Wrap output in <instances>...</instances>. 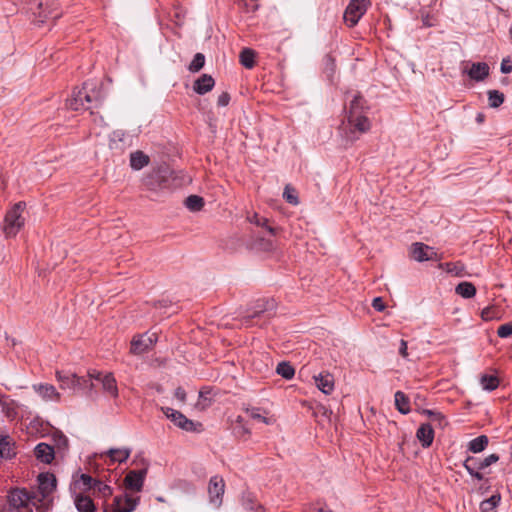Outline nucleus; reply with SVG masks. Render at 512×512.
<instances>
[{"label":"nucleus","instance_id":"nucleus-41","mask_svg":"<svg viewBox=\"0 0 512 512\" xmlns=\"http://www.w3.org/2000/svg\"><path fill=\"white\" fill-rule=\"evenodd\" d=\"M90 373H88V376L87 377H80L81 380H84V384L81 385V386H78V390H85L86 391V394L88 396H91V393L94 389V384L92 382V380H94V378H91L90 377Z\"/></svg>","mask_w":512,"mask_h":512},{"label":"nucleus","instance_id":"nucleus-40","mask_svg":"<svg viewBox=\"0 0 512 512\" xmlns=\"http://www.w3.org/2000/svg\"><path fill=\"white\" fill-rule=\"evenodd\" d=\"M93 489L105 498L112 495L111 487L98 480L94 481Z\"/></svg>","mask_w":512,"mask_h":512},{"label":"nucleus","instance_id":"nucleus-59","mask_svg":"<svg viewBox=\"0 0 512 512\" xmlns=\"http://www.w3.org/2000/svg\"><path fill=\"white\" fill-rule=\"evenodd\" d=\"M315 512H333L331 509H329L326 505H320L314 508Z\"/></svg>","mask_w":512,"mask_h":512},{"label":"nucleus","instance_id":"nucleus-3","mask_svg":"<svg viewBox=\"0 0 512 512\" xmlns=\"http://www.w3.org/2000/svg\"><path fill=\"white\" fill-rule=\"evenodd\" d=\"M26 207L24 202L16 203L6 214L4 232L6 236H15L24 225L22 213Z\"/></svg>","mask_w":512,"mask_h":512},{"label":"nucleus","instance_id":"nucleus-52","mask_svg":"<svg viewBox=\"0 0 512 512\" xmlns=\"http://www.w3.org/2000/svg\"><path fill=\"white\" fill-rule=\"evenodd\" d=\"M174 396L182 403L185 402V400H186V393H185L184 389L181 387H178L175 390Z\"/></svg>","mask_w":512,"mask_h":512},{"label":"nucleus","instance_id":"nucleus-4","mask_svg":"<svg viewBox=\"0 0 512 512\" xmlns=\"http://www.w3.org/2000/svg\"><path fill=\"white\" fill-rule=\"evenodd\" d=\"M498 460L499 456L497 454H490L483 459L469 456L465 459L463 466L473 478L481 481L484 476L480 471L496 463Z\"/></svg>","mask_w":512,"mask_h":512},{"label":"nucleus","instance_id":"nucleus-10","mask_svg":"<svg viewBox=\"0 0 512 512\" xmlns=\"http://www.w3.org/2000/svg\"><path fill=\"white\" fill-rule=\"evenodd\" d=\"M90 377L98 381L102 385L103 392L112 398L118 397V387L116 379L112 373L103 374L99 371H91Z\"/></svg>","mask_w":512,"mask_h":512},{"label":"nucleus","instance_id":"nucleus-29","mask_svg":"<svg viewBox=\"0 0 512 512\" xmlns=\"http://www.w3.org/2000/svg\"><path fill=\"white\" fill-rule=\"evenodd\" d=\"M394 398L396 409L401 414L406 415L411 411L409 398L402 391H397Z\"/></svg>","mask_w":512,"mask_h":512},{"label":"nucleus","instance_id":"nucleus-63","mask_svg":"<svg viewBox=\"0 0 512 512\" xmlns=\"http://www.w3.org/2000/svg\"><path fill=\"white\" fill-rule=\"evenodd\" d=\"M268 230L270 233H272V234L274 233V229L272 227H268Z\"/></svg>","mask_w":512,"mask_h":512},{"label":"nucleus","instance_id":"nucleus-44","mask_svg":"<svg viewBox=\"0 0 512 512\" xmlns=\"http://www.w3.org/2000/svg\"><path fill=\"white\" fill-rule=\"evenodd\" d=\"M497 335L500 338H507L512 335V322L505 323L501 326H499L497 330Z\"/></svg>","mask_w":512,"mask_h":512},{"label":"nucleus","instance_id":"nucleus-61","mask_svg":"<svg viewBox=\"0 0 512 512\" xmlns=\"http://www.w3.org/2000/svg\"><path fill=\"white\" fill-rule=\"evenodd\" d=\"M113 135L114 137H119V139L122 140L121 136H123L124 134L121 131H115Z\"/></svg>","mask_w":512,"mask_h":512},{"label":"nucleus","instance_id":"nucleus-60","mask_svg":"<svg viewBox=\"0 0 512 512\" xmlns=\"http://www.w3.org/2000/svg\"><path fill=\"white\" fill-rule=\"evenodd\" d=\"M484 119H485V116H484V114H483V113H478V114H477V116H476V121H477L478 123H482V122L484 121Z\"/></svg>","mask_w":512,"mask_h":512},{"label":"nucleus","instance_id":"nucleus-9","mask_svg":"<svg viewBox=\"0 0 512 512\" xmlns=\"http://www.w3.org/2000/svg\"><path fill=\"white\" fill-rule=\"evenodd\" d=\"M139 501V496H132L125 493L114 498L111 511L104 509L103 512H133L138 506Z\"/></svg>","mask_w":512,"mask_h":512},{"label":"nucleus","instance_id":"nucleus-18","mask_svg":"<svg viewBox=\"0 0 512 512\" xmlns=\"http://www.w3.org/2000/svg\"><path fill=\"white\" fill-rule=\"evenodd\" d=\"M35 393L45 402H60L61 395L51 384H34L32 386Z\"/></svg>","mask_w":512,"mask_h":512},{"label":"nucleus","instance_id":"nucleus-13","mask_svg":"<svg viewBox=\"0 0 512 512\" xmlns=\"http://www.w3.org/2000/svg\"><path fill=\"white\" fill-rule=\"evenodd\" d=\"M147 472V468L129 471L124 478V485L126 489L132 490L134 492H141L144 486Z\"/></svg>","mask_w":512,"mask_h":512},{"label":"nucleus","instance_id":"nucleus-39","mask_svg":"<svg viewBox=\"0 0 512 512\" xmlns=\"http://www.w3.org/2000/svg\"><path fill=\"white\" fill-rule=\"evenodd\" d=\"M205 64V56L202 53H196L193 60L188 66L190 72H198L200 71Z\"/></svg>","mask_w":512,"mask_h":512},{"label":"nucleus","instance_id":"nucleus-51","mask_svg":"<svg viewBox=\"0 0 512 512\" xmlns=\"http://www.w3.org/2000/svg\"><path fill=\"white\" fill-rule=\"evenodd\" d=\"M372 307L377 311H383L385 309L384 302L382 298L376 297L372 301Z\"/></svg>","mask_w":512,"mask_h":512},{"label":"nucleus","instance_id":"nucleus-50","mask_svg":"<svg viewBox=\"0 0 512 512\" xmlns=\"http://www.w3.org/2000/svg\"><path fill=\"white\" fill-rule=\"evenodd\" d=\"M230 101V95L227 92H223L218 96L217 104L218 106L224 107L227 106Z\"/></svg>","mask_w":512,"mask_h":512},{"label":"nucleus","instance_id":"nucleus-25","mask_svg":"<svg viewBox=\"0 0 512 512\" xmlns=\"http://www.w3.org/2000/svg\"><path fill=\"white\" fill-rule=\"evenodd\" d=\"M417 438L423 447H429L434 439V431L430 424H422L417 430Z\"/></svg>","mask_w":512,"mask_h":512},{"label":"nucleus","instance_id":"nucleus-47","mask_svg":"<svg viewBox=\"0 0 512 512\" xmlns=\"http://www.w3.org/2000/svg\"><path fill=\"white\" fill-rule=\"evenodd\" d=\"M425 413L430 417V419L433 422L438 421L440 425L442 424V422L446 424L444 416L441 413L432 410H426Z\"/></svg>","mask_w":512,"mask_h":512},{"label":"nucleus","instance_id":"nucleus-16","mask_svg":"<svg viewBox=\"0 0 512 512\" xmlns=\"http://www.w3.org/2000/svg\"><path fill=\"white\" fill-rule=\"evenodd\" d=\"M56 379L60 383V388L62 390H70V391H77L78 386H81L84 384V380H81L79 376H77L75 373L71 372H56Z\"/></svg>","mask_w":512,"mask_h":512},{"label":"nucleus","instance_id":"nucleus-6","mask_svg":"<svg viewBox=\"0 0 512 512\" xmlns=\"http://www.w3.org/2000/svg\"><path fill=\"white\" fill-rule=\"evenodd\" d=\"M161 410L165 414V416L170 419L175 426L178 428L187 431V432H199L201 431L202 425L200 423H195L192 420L188 419L181 412L174 410L169 407H162Z\"/></svg>","mask_w":512,"mask_h":512},{"label":"nucleus","instance_id":"nucleus-58","mask_svg":"<svg viewBox=\"0 0 512 512\" xmlns=\"http://www.w3.org/2000/svg\"><path fill=\"white\" fill-rule=\"evenodd\" d=\"M422 22L424 26L431 27L433 26L432 19L429 15L422 16Z\"/></svg>","mask_w":512,"mask_h":512},{"label":"nucleus","instance_id":"nucleus-32","mask_svg":"<svg viewBox=\"0 0 512 512\" xmlns=\"http://www.w3.org/2000/svg\"><path fill=\"white\" fill-rule=\"evenodd\" d=\"M185 206L192 212H198L204 206V199L198 195H190L185 199Z\"/></svg>","mask_w":512,"mask_h":512},{"label":"nucleus","instance_id":"nucleus-49","mask_svg":"<svg viewBox=\"0 0 512 512\" xmlns=\"http://www.w3.org/2000/svg\"><path fill=\"white\" fill-rule=\"evenodd\" d=\"M481 317L483 320L485 321H489V320H492L494 319L495 315H494V310L493 308L491 307H486L482 310L481 312Z\"/></svg>","mask_w":512,"mask_h":512},{"label":"nucleus","instance_id":"nucleus-5","mask_svg":"<svg viewBox=\"0 0 512 512\" xmlns=\"http://www.w3.org/2000/svg\"><path fill=\"white\" fill-rule=\"evenodd\" d=\"M37 495L28 492L25 489H14L10 492L9 502L10 504L19 509V508H27L28 512H33L30 505L35 506L38 512H45L41 506H39L37 500Z\"/></svg>","mask_w":512,"mask_h":512},{"label":"nucleus","instance_id":"nucleus-28","mask_svg":"<svg viewBox=\"0 0 512 512\" xmlns=\"http://www.w3.org/2000/svg\"><path fill=\"white\" fill-rule=\"evenodd\" d=\"M78 512H94L95 505L89 496L77 495L74 500Z\"/></svg>","mask_w":512,"mask_h":512},{"label":"nucleus","instance_id":"nucleus-35","mask_svg":"<svg viewBox=\"0 0 512 512\" xmlns=\"http://www.w3.org/2000/svg\"><path fill=\"white\" fill-rule=\"evenodd\" d=\"M247 413L252 419L263 422L266 425H271L275 421L272 417H267V416L263 415L261 413V409H259V408L253 407V408L247 409Z\"/></svg>","mask_w":512,"mask_h":512},{"label":"nucleus","instance_id":"nucleus-2","mask_svg":"<svg viewBox=\"0 0 512 512\" xmlns=\"http://www.w3.org/2000/svg\"><path fill=\"white\" fill-rule=\"evenodd\" d=\"M104 99L100 89H96L91 83H84L82 89L74 91L71 98L67 100V106L75 111L86 110L93 104L99 106Z\"/></svg>","mask_w":512,"mask_h":512},{"label":"nucleus","instance_id":"nucleus-31","mask_svg":"<svg viewBox=\"0 0 512 512\" xmlns=\"http://www.w3.org/2000/svg\"><path fill=\"white\" fill-rule=\"evenodd\" d=\"M455 291L458 295L462 296L463 298L469 299L472 298L476 294V288L475 286L470 282H461L459 283Z\"/></svg>","mask_w":512,"mask_h":512},{"label":"nucleus","instance_id":"nucleus-26","mask_svg":"<svg viewBox=\"0 0 512 512\" xmlns=\"http://www.w3.org/2000/svg\"><path fill=\"white\" fill-rule=\"evenodd\" d=\"M15 455L14 442L11 437L0 436V458L10 459Z\"/></svg>","mask_w":512,"mask_h":512},{"label":"nucleus","instance_id":"nucleus-56","mask_svg":"<svg viewBox=\"0 0 512 512\" xmlns=\"http://www.w3.org/2000/svg\"><path fill=\"white\" fill-rule=\"evenodd\" d=\"M325 62H326V69H329L331 72H333L334 71V60H333V58L330 55H327L325 57Z\"/></svg>","mask_w":512,"mask_h":512},{"label":"nucleus","instance_id":"nucleus-36","mask_svg":"<svg viewBox=\"0 0 512 512\" xmlns=\"http://www.w3.org/2000/svg\"><path fill=\"white\" fill-rule=\"evenodd\" d=\"M276 372L287 380L292 379L295 374L294 368L288 362H280L277 365Z\"/></svg>","mask_w":512,"mask_h":512},{"label":"nucleus","instance_id":"nucleus-8","mask_svg":"<svg viewBox=\"0 0 512 512\" xmlns=\"http://www.w3.org/2000/svg\"><path fill=\"white\" fill-rule=\"evenodd\" d=\"M370 0H352L344 12V21L349 27L355 26L365 14Z\"/></svg>","mask_w":512,"mask_h":512},{"label":"nucleus","instance_id":"nucleus-34","mask_svg":"<svg viewBox=\"0 0 512 512\" xmlns=\"http://www.w3.org/2000/svg\"><path fill=\"white\" fill-rule=\"evenodd\" d=\"M255 52L252 49L245 48L240 53V63L248 69L254 66Z\"/></svg>","mask_w":512,"mask_h":512},{"label":"nucleus","instance_id":"nucleus-22","mask_svg":"<svg viewBox=\"0 0 512 512\" xmlns=\"http://www.w3.org/2000/svg\"><path fill=\"white\" fill-rule=\"evenodd\" d=\"M131 454V449L128 447L123 448H110L106 452L102 453L101 456H107L110 458L111 463H124Z\"/></svg>","mask_w":512,"mask_h":512},{"label":"nucleus","instance_id":"nucleus-15","mask_svg":"<svg viewBox=\"0 0 512 512\" xmlns=\"http://www.w3.org/2000/svg\"><path fill=\"white\" fill-rule=\"evenodd\" d=\"M34 15L36 16V24L40 26L47 19H57L60 14L55 13L54 3H50L49 0H41L37 5V12H34Z\"/></svg>","mask_w":512,"mask_h":512},{"label":"nucleus","instance_id":"nucleus-14","mask_svg":"<svg viewBox=\"0 0 512 512\" xmlns=\"http://www.w3.org/2000/svg\"><path fill=\"white\" fill-rule=\"evenodd\" d=\"M276 308V302L274 299H261L258 300L251 312H249L246 316H244V321L246 324H249L250 320L253 318H258L264 313H268L270 316L271 313Z\"/></svg>","mask_w":512,"mask_h":512},{"label":"nucleus","instance_id":"nucleus-37","mask_svg":"<svg viewBox=\"0 0 512 512\" xmlns=\"http://www.w3.org/2000/svg\"><path fill=\"white\" fill-rule=\"evenodd\" d=\"M489 106L497 108L504 102V94L498 90L488 91Z\"/></svg>","mask_w":512,"mask_h":512},{"label":"nucleus","instance_id":"nucleus-46","mask_svg":"<svg viewBox=\"0 0 512 512\" xmlns=\"http://www.w3.org/2000/svg\"><path fill=\"white\" fill-rule=\"evenodd\" d=\"M246 12H254L258 9V0H241Z\"/></svg>","mask_w":512,"mask_h":512},{"label":"nucleus","instance_id":"nucleus-57","mask_svg":"<svg viewBox=\"0 0 512 512\" xmlns=\"http://www.w3.org/2000/svg\"><path fill=\"white\" fill-rule=\"evenodd\" d=\"M243 505L248 510H253L255 508V505H254L253 501L250 499L249 496L247 498V501L244 499Z\"/></svg>","mask_w":512,"mask_h":512},{"label":"nucleus","instance_id":"nucleus-43","mask_svg":"<svg viewBox=\"0 0 512 512\" xmlns=\"http://www.w3.org/2000/svg\"><path fill=\"white\" fill-rule=\"evenodd\" d=\"M283 197L288 203L292 205H297L299 203L298 197L295 195V190L289 186L285 187Z\"/></svg>","mask_w":512,"mask_h":512},{"label":"nucleus","instance_id":"nucleus-53","mask_svg":"<svg viewBox=\"0 0 512 512\" xmlns=\"http://www.w3.org/2000/svg\"><path fill=\"white\" fill-rule=\"evenodd\" d=\"M399 353L403 358L408 357L407 342L405 340L400 341Z\"/></svg>","mask_w":512,"mask_h":512},{"label":"nucleus","instance_id":"nucleus-54","mask_svg":"<svg viewBox=\"0 0 512 512\" xmlns=\"http://www.w3.org/2000/svg\"><path fill=\"white\" fill-rule=\"evenodd\" d=\"M512 71V65L507 60H503L501 63V72L504 74H508Z\"/></svg>","mask_w":512,"mask_h":512},{"label":"nucleus","instance_id":"nucleus-33","mask_svg":"<svg viewBox=\"0 0 512 512\" xmlns=\"http://www.w3.org/2000/svg\"><path fill=\"white\" fill-rule=\"evenodd\" d=\"M500 502V496L492 495L490 498L485 499L480 504L481 512H495L496 507Z\"/></svg>","mask_w":512,"mask_h":512},{"label":"nucleus","instance_id":"nucleus-48","mask_svg":"<svg viewBox=\"0 0 512 512\" xmlns=\"http://www.w3.org/2000/svg\"><path fill=\"white\" fill-rule=\"evenodd\" d=\"M79 480L82 482L83 486L88 489L93 488L94 481H96L88 474H81Z\"/></svg>","mask_w":512,"mask_h":512},{"label":"nucleus","instance_id":"nucleus-55","mask_svg":"<svg viewBox=\"0 0 512 512\" xmlns=\"http://www.w3.org/2000/svg\"><path fill=\"white\" fill-rule=\"evenodd\" d=\"M250 221L252 223H255L258 226H264L267 222V219L258 217L257 214H255L252 218H250Z\"/></svg>","mask_w":512,"mask_h":512},{"label":"nucleus","instance_id":"nucleus-42","mask_svg":"<svg viewBox=\"0 0 512 512\" xmlns=\"http://www.w3.org/2000/svg\"><path fill=\"white\" fill-rule=\"evenodd\" d=\"M54 441H55V445L59 451H61V450L64 451L67 449L68 439L65 435H63L61 433L55 434Z\"/></svg>","mask_w":512,"mask_h":512},{"label":"nucleus","instance_id":"nucleus-23","mask_svg":"<svg viewBox=\"0 0 512 512\" xmlns=\"http://www.w3.org/2000/svg\"><path fill=\"white\" fill-rule=\"evenodd\" d=\"M215 85V81L211 75L203 74L200 76L193 85V89L196 93L203 95L212 90Z\"/></svg>","mask_w":512,"mask_h":512},{"label":"nucleus","instance_id":"nucleus-27","mask_svg":"<svg viewBox=\"0 0 512 512\" xmlns=\"http://www.w3.org/2000/svg\"><path fill=\"white\" fill-rule=\"evenodd\" d=\"M149 156L142 151H135L130 154V166L134 170H141L149 164Z\"/></svg>","mask_w":512,"mask_h":512},{"label":"nucleus","instance_id":"nucleus-11","mask_svg":"<svg viewBox=\"0 0 512 512\" xmlns=\"http://www.w3.org/2000/svg\"><path fill=\"white\" fill-rule=\"evenodd\" d=\"M157 341L156 333H144L135 336L131 341L130 352L135 355L143 354L149 351Z\"/></svg>","mask_w":512,"mask_h":512},{"label":"nucleus","instance_id":"nucleus-62","mask_svg":"<svg viewBox=\"0 0 512 512\" xmlns=\"http://www.w3.org/2000/svg\"><path fill=\"white\" fill-rule=\"evenodd\" d=\"M15 4H17L18 2L19 3H24V2H27L28 0H13Z\"/></svg>","mask_w":512,"mask_h":512},{"label":"nucleus","instance_id":"nucleus-20","mask_svg":"<svg viewBox=\"0 0 512 512\" xmlns=\"http://www.w3.org/2000/svg\"><path fill=\"white\" fill-rule=\"evenodd\" d=\"M490 68L485 62L472 63L469 68L463 70L464 74H467L472 80L477 82L485 80L489 76Z\"/></svg>","mask_w":512,"mask_h":512},{"label":"nucleus","instance_id":"nucleus-38","mask_svg":"<svg viewBox=\"0 0 512 512\" xmlns=\"http://www.w3.org/2000/svg\"><path fill=\"white\" fill-rule=\"evenodd\" d=\"M481 385L483 389L492 391L498 387L499 381L497 377L493 375H483L481 377Z\"/></svg>","mask_w":512,"mask_h":512},{"label":"nucleus","instance_id":"nucleus-24","mask_svg":"<svg viewBox=\"0 0 512 512\" xmlns=\"http://www.w3.org/2000/svg\"><path fill=\"white\" fill-rule=\"evenodd\" d=\"M54 448L46 443H39L35 447V455L37 459L43 463L49 464L54 459Z\"/></svg>","mask_w":512,"mask_h":512},{"label":"nucleus","instance_id":"nucleus-30","mask_svg":"<svg viewBox=\"0 0 512 512\" xmlns=\"http://www.w3.org/2000/svg\"><path fill=\"white\" fill-rule=\"evenodd\" d=\"M488 443V437L486 435H480L468 443V450L472 453H480L487 447Z\"/></svg>","mask_w":512,"mask_h":512},{"label":"nucleus","instance_id":"nucleus-17","mask_svg":"<svg viewBox=\"0 0 512 512\" xmlns=\"http://www.w3.org/2000/svg\"><path fill=\"white\" fill-rule=\"evenodd\" d=\"M411 255L418 262L437 260V252L434 248L420 242L412 244Z\"/></svg>","mask_w":512,"mask_h":512},{"label":"nucleus","instance_id":"nucleus-19","mask_svg":"<svg viewBox=\"0 0 512 512\" xmlns=\"http://www.w3.org/2000/svg\"><path fill=\"white\" fill-rule=\"evenodd\" d=\"M167 181V171L159 170L148 175L144 183L150 190L156 191L167 188Z\"/></svg>","mask_w":512,"mask_h":512},{"label":"nucleus","instance_id":"nucleus-21","mask_svg":"<svg viewBox=\"0 0 512 512\" xmlns=\"http://www.w3.org/2000/svg\"><path fill=\"white\" fill-rule=\"evenodd\" d=\"M317 388L326 395L334 390V377L329 372H321L313 376Z\"/></svg>","mask_w":512,"mask_h":512},{"label":"nucleus","instance_id":"nucleus-7","mask_svg":"<svg viewBox=\"0 0 512 512\" xmlns=\"http://www.w3.org/2000/svg\"><path fill=\"white\" fill-rule=\"evenodd\" d=\"M56 477L52 473H40L38 475V492H33V494L37 495L38 504L43 503L45 505L46 499L54 492L56 489Z\"/></svg>","mask_w":512,"mask_h":512},{"label":"nucleus","instance_id":"nucleus-45","mask_svg":"<svg viewBox=\"0 0 512 512\" xmlns=\"http://www.w3.org/2000/svg\"><path fill=\"white\" fill-rule=\"evenodd\" d=\"M154 305H155V308L159 309V310L171 309L172 311L169 313V315L171 313H175L176 312V310L174 309V305H172V303L170 301H168L167 299L158 300L157 302H155Z\"/></svg>","mask_w":512,"mask_h":512},{"label":"nucleus","instance_id":"nucleus-64","mask_svg":"<svg viewBox=\"0 0 512 512\" xmlns=\"http://www.w3.org/2000/svg\"><path fill=\"white\" fill-rule=\"evenodd\" d=\"M199 397H200V398H203V397H204V393H203V391H200V392H199Z\"/></svg>","mask_w":512,"mask_h":512},{"label":"nucleus","instance_id":"nucleus-1","mask_svg":"<svg viewBox=\"0 0 512 512\" xmlns=\"http://www.w3.org/2000/svg\"><path fill=\"white\" fill-rule=\"evenodd\" d=\"M364 100L361 96L355 95L350 101L348 111V130L345 137L349 141H355L358 134L367 132L370 129V121L363 114Z\"/></svg>","mask_w":512,"mask_h":512},{"label":"nucleus","instance_id":"nucleus-12","mask_svg":"<svg viewBox=\"0 0 512 512\" xmlns=\"http://www.w3.org/2000/svg\"><path fill=\"white\" fill-rule=\"evenodd\" d=\"M225 490V483L222 477L213 476L209 481L208 493L210 503L216 508L222 504V498Z\"/></svg>","mask_w":512,"mask_h":512}]
</instances>
